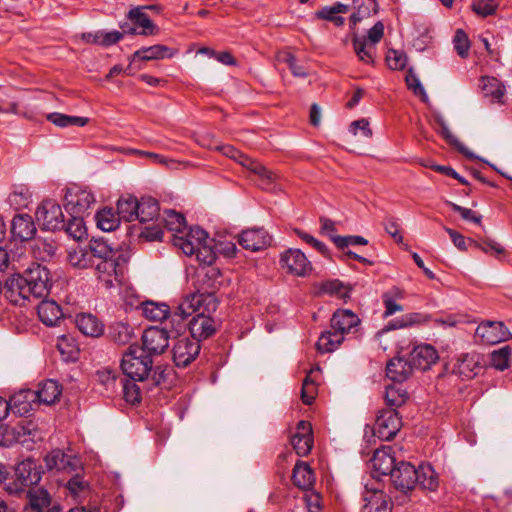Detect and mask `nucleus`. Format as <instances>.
Listing matches in <instances>:
<instances>
[{
	"instance_id": "f257e3e1",
	"label": "nucleus",
	"mask_w": 512,
	"mask_h": 512,
	"mask_svg": "<svg viewBox=\"0 0 512 512\" xmlns=\"http://www.w3.org/2000/svg\"><path fill=\"white\" fill-rule=\"evenodd\" d=\"M219 301L212 293L188 294L171 315L172 328L179 333L187 324L184 321L194 315L188 323L192 338L200 342L211 337L217 329V323L212 318Z\"/></svg>"
},
{
	"instance_id": "f03ea898",
	"label": "nucleus",
	"mask_w": 512,
	"mask_h": 512,
	"mask_svg": "<svg viewBox=\"0 0 512 512\" xmlns=\"http://www.w3.org/2000/svg\"><path fill=\"white\" fill-rule=\"evenodd\" d=\"M51 287L49 270L40 264H33L22 274H12L5 281L4 291L10 302L22 305L26 300L47 297Z\"/></svg>"
},
{
	"instance_id": "7ed1b4c3",
	"label": "nucleus",
	"mask_w": 512,
	"mask_h": 512,
	"mask_svg": "<svg viewBox=\"0 0 512 512\" xmlns=\"http://www.w3.org/2000/svg\"><path fill=\"white\" fill-rule=\"evenodd\" d=\"M390 479L393 486L403 493L413 490L416 486L431 491L438 486L437 474L429 464H421L416 468L409 462L401 461L394 468Z\"/></svg>"
},
{
	"instance_id": "20e7f679",
	"label": "nucleus",
	"mask_w": 512,
	"mask_h": 512,
	"mask_svg": "<svg viewBox=\"0 0 512 512\" xmlns=\"http://www.w3.org/2000/svg\"><path fill=\"white\" fill-rule=\"evenodd\" d=\"M152 359L138 347H130L123 355L121 369L123 374L134 381L143 383L152 370Z\"/></svg>"
},
{
	"instance_id": "39448f33",
	"label": "nucleus",
	"mask_w": 512,
	"mask_h": 512,
	"mask_svg": "<svg viewBox=\"0 0 512 512\" xmlns=\"http://www.w3.org/2000/svg\"><path fill=\"white\" fill-rule=\"evenodd\" d=\"M41 480V470L32 459H26L18 463L14 471V480L6 484V491L9 494H20L26 488L36 485Z\"/></svg>"
},
{
	"instance_id": "423d86ee",
	"label": "nucleus",
	"mask_w": 512,
	"mask_h": 512,
	"mask_svg": "<svg viewBox=\"0 0 512 512\" xmlns=\"http://www.w3.org/2000/svg\"><path fill=\"white\" fill-rule=\"evenodd\" d=\"M217 149L221 150L225 156L237 161L240 165L259 176L261 186L264 189L271 188L272 184L278 179V175L275 172L269 170L260 162L244 155L231 145L217 147Z\"/></svg>"
},
{
	"instance_id": "0eeeda50",
	"label": "nucleus",
	"mask_w": 512,
	"mask_h": 512,
	"mask_svg": "<svg viewBox=\"0 0 512 512\" xmlns=\"http://www.w3.org/2000/svg\"><path fill=\"white\" fill-rule=\"evenodd\" d=\"M95 202L93 193L86 188L72 185L66 189L64 207L70 215L84 216Z\"/></svg>"
},
{
	"instance_id": "6e6552de",
	"label": "nucleus",
	"mask_w": 512,
	"mask_h": 512,
	"mask_svg": "<svg viewBox=\"0 0 512 512\" xmlns=\"http://www.w3.org/2000/svg\"><path fill=\"white\" fill-rule=\"evenodd\" d=\"M36 219L45 230L55 231L64 228V214L61 206L54 200H44L36 210Z\"/></svg>"
},
{
	"instance_id": "1a4fd4ad",
	"label": "nucleus",
	"mask_w": 512,
	"mask_h": 512,
	"mask_svg": "<svg viewBox=\"0 0 512 512\" xmlns=\"http://www.w3.org/2000/svg\"><path fill=\"white\" fill-rule=\"evenodd\" d=\"M402 426L401 418L394 409H383L377 415L373 432L379 439L389 441Z\"/></svg>"
},
{
	"instance_id": "9d476101",
	"label": "nucleus",
	"mask_w": 512,
	"mask_h": 512,
	"mask_svg": "<svg viewBox=\"0 0 512 512\" xmlns=\"http://www.w3.org/2000/svg\"><path fill=\"white\" fill-rule=\"evenodd\" d=\"M169 334L165 328L150 327L142 335V349L146 355L162 354L169 346Z\"/></svg>"
},
{
	"instance_id": "9b49d317",
	"label": "nucleus",
	"mask_w": 512,
	"mask_h": 512,
	"mask_svg": "<svg viewBox=\"0 0 512 512\" xmlns=\"http://www.w3.org/2000/svg\"><path fill=\"white\" fill-rule=\"evenodd\" d=\"M475 336L480 339L482 343L493 345L509 340L512 334L505 327L503 322L485 321L478 325Z\"/></svg>"
},
{
	"instance_id": "f8f14e48",
	"label": "nucleus",
	"mask_w": 512,
	"mask_h": 512,
	"mask_svg": "<svg viewBox=\"0 0 512 512\" xmlns=\"http://www.w3.org/2000/svg\"><path fill=\"white\" fill-rule=\"evenodd\" d=\"M122 256H114L99 262H92L91 266L95 267L98 279L103 282L105 288H112L115 282H119L122 275V267L120 260Z\"/></svg>"
},
{
	"instance_id": "ddd939ff",
	"label": "nucleus",
	"mask_w": 512,
	"mask_h": 512,
	"mask_svg": "<svg viewBox=\"0 0 512 512\" xmlns=\"http://www.w3.org/2000/svg\"><path fill=\"white\" fill-rule=\"evenodd\" d=\"M203 241H211L208 233L200 227L190 228L187 233L174 234L173 245L187 256H193L195 250Z\"/></svg>"
},
{
	"instance_id": "4468645a",
	"label": "nucleus",
	"mask_w": 512,
	"mask_h": 512,
	"mask_svg": "<svg viewBox=\"0 0 512 512\" xmlns=\"http://www.w3.org/2000/svg\"><path fill=\"white\" fill-rule=\"evenodd\" d=\"M280 262L287 272L304 277L312 270V264L300 249H288L281 255Z\"/></svg>"
},
{
	"instance_id": "2eb2a0df",
	"label": "nucleus",
	"mask_w": 512,
	"mask_h": 512,
	"mask_svg": "<svg viewBox=\"0 0 512 512\" xmlns=\"http://www.w3.org/2000/svg\"><path fill=\"white\" fill-rule=\"evenodd\" d=\"M200 343L193 338L183 337L173 346V360L177 367H186L196 359L200 352Z\"/></svg>"
},
{
	"instance_id": "dca6fc26",
	"label": "nucleus",
	"mask_w": 512,
	"mask_h": 512,
	"mask_svg": "<svg viewBox=\"0 0 512 512\" xmlns=\"http://www.w3.org/2000/svg\"><path fill=\"white\" fill-rule=\"evenodd\" d=\"M361 320L357 314L349 309L336 310L330 320V328L336 329L346 338L358 332Z\"/></svg>"
},
{
	"instance_id": "f3484780",
	"label": "nucleus",
	"mask_w": 512,
	"mask_h": 512,
	"mask_svg": "<svg viewBox=\"0 0 512 512\" xmlns=\"http://www.w3.org/2000/svg\"><path fill=\"white\" fill-rule=\"evenodd\" d=\"M27 499L24 512H62L58 504L51 505V496L43 488L28 489Z\"/></svg>"
},
{
	"instance_id": "a211bd4d",
	"label": "nucleus",
	"mask_w": 512,
	"mask_h": 512,
	"mask_svg": "<svg viewBox=\"0 0 512 512\" xmlns=\"http://www.w3.org/2000/svg\"><path fill=\"white\" fill-rule=\"evenodd\" d=\"M221 272L215 266H202L196 271L194 286L195 293H212L220 285Z\"/></svg>"
},
{
	"instance_id": "6ab92c4d",
	"label": "nucleus",
	"mask_w": 512,
	"mask_h": 512,
	"mask_svg": "<svg viewBox=\"0 0 512 512\" xmlns=\"http://www.w3.org/2000/svg\"><path fill=\"white\" fill-rule=\"evenodd\" d=\"M291 444L298 456H306L313 447L312 426L307 421H299L295 434L291 437Z\"/></svg>"
},
{
	"instance_id": "aec40b11",
	"label": "nucleus",
	"mask_w": 512,
	"mask_h": 512,
	"mask_svg": "<svg viewBox=\"0 0 512 512\" xmlns=\"http://www.w3.org/2000/svg\"><path fill=\"white\" fill-rule=\"evenodd\" d=\"M238 242L244 249L255 252L269 246L271 237L264 229H247L239 235Z\"/></svg>"
},
{
	"instance_id": "412c9836",
	"label": "nucleus",
	"mask_w": 512,
	"mask_h": 512,
	"mask_svg": "<svg viewBox=\"0 0 512 512\" xmlns=\"http://www.w3.org/2000/svg\"><path fill=\"white\" fill-rule=\"evenodd\" d=\"M438 359L437 351L429 344H421L410 352L409 361L413 369L427 370Z\"/></svg>"
},
{
	"instance_id": "4be33fe9",
	"label": "nucleus",
	"mask_w": 512,
	"mask_h": 512,
	"mask_svg": "<svg viewBox=\"0 0 512 512\" xmlns=\"http://www.w3.org/2000/svg\"><path fill=\"white\" fill-rule=\"evenodd\" d=\"M364 505L361 512H391V504L385 493L377 488L366 486L363 494Z\"/></svg>"
},
{
	"instance_id": "5701e85b",
	"label": "nucleus",
	"mask_w": 512,
	"mask_h": 512,
	"mask_svg": "<svg viewBox=\"0 0 512 512\" xmlns=\"http://www.w3.org/2000/svg\"><path fill=\"white\" fill-rule=\"evenodd\" d=\"M11 233L14 238L21 241L30 240L36 233V226L28 214L16 215L11 224Z\"/></svg>"
},
{
	"instance_id": "b1692460",
	"label": "nucleus",
	"mask_w": 512,
	"mask_h": 512,
	"mask_svg": "<svg viewBox=\"0 0 512 512\" xmlns=\"http://www.w3.org/2000/svg\"><path fill=\"white\" fill-rule=\"evenodd\" d=\"M127 18L136 26L141 28L137 34L143 36L156 35L159 28L151 21L149 16L145 13V7H133L129 10Z\"/></svg>"
},
{
	"instance_id": "393cba45",
	"label": "nucleus",
	"mask_w": 512,
	"mask_h": 512,
	"mask_svg": "<svg viewBox=\"0 0 512 512\" xmlns=\"http://www.w3.org/2000/svg\"><path fill=\"white\" fill-rule=\"evenodd\" d=\"M37 313L47 326H56L63 319L62 309L54 300H42L37 306Z\"/></svg>"
},
{
	"instance_id": "a878e982",
	"label": "nucleus",
	"mask_w": 512,
	"mask_h": 512,
	"mask_svg": "<svg viewBox=\"0 0 512 512\" xmlns=\"http://www.w3.org/2000/svg\"><path fill=\"white\" fill-rule=\"evenodd\" d=\"M391 447L377 449L372 458V466L375 472L380 475L391 476L394 468L397 466L395 458L390 453Z\"/></svg>"
},
{
	"instance_id": "bb28decb",
	"label": "nucleus",
	"mask_w": 512,
	"mask_h": 512,
	"mask_svg": "<svg viewBox=\"0 0 512 512\" xmlns=\"http://www.w3.org/2000/svg\"><path fill=\"white\" fill-rule=\"evenodd\" d=\"M412 365L408 360L402 357H396L390 360L386 366V375L396 383L405 381L412 373Z\"/></svg>"
},
{
	"instance_id": "cd10ccee",
	"label": "nucleus",
	"mask_w": 512,
	"mask_h": 512,
	"mask_svg": "<svg viewBox=\"0 0 512 512\" xmlns=\"http://www.w3.org/2000/svg\"><path fill=\"white\" fill-rule=\"evenodd\" d=\"M90 262H99L114 256H122V253L113 249L107 241L103 239H92L89 242L88 250Z\"/></svg>"
},
{
	"instance_id": "c85d7f7f",
	"label": "nucleus",
	"mask_w": 512,
	"mask_h": 512,
	"mask_svg": "<svg viewBox=\"0 0 512 512\" xmlns=\"http://www.w3.org/2000/svg\"><path fill=\"white\" fill-rule=\"evenodd\" d=\"M48 469H56L59 471H72L75 469L78 460L66 455L62 450H53L45 458Z\"/></svg>"
},
{
	"instance_id": "c756f323",
	"label": "nucleus",
	"mask_w": 512,
	"mask_h": 512,
	"mask_svg": "<svg viewBox=\"0 0 512 512\" xmlns=\"http://www.w3.org/2000/svg\"><path fill=\"white\" fill-rule=\"evenodd\" d=\"M57 246L51 238H36L30 245L32 256L36 260L49 261L55 255Z\"/></svg>"
},
{
	"instance_id": "7c9ffc66",
	"label": "nucleus",
	"mask_w": 512,
	"mask_h": 512,
	"mask_svg": "<svg viewBox=\"0 0 512 512\" xmlns=\"http://www.w3.org/2000/svg\"><path fill=\"white\" fill-rule=\"evenodd\" d=\"M75 324L79 331L90 337H99L103 333V324L92 314H79Z\"/></svg>"
},
{
	"instance_id": "2f4dec72",
	"label": "nucleus",
	"mask_w": 512,
	"mask_h": 512,
	"mask_svg": "<svg viewBox=\"0 0 512 512\" xmlns=\"http://www.w3.org/2000/svg\"><path fill=\"white\" fill-rule=\"evenodd\" d=\"M481 89L483 95L492 102L503 103L505 86L495 77L484 76L481 78Z\"/></svg>"
},
{
	"instance_id": "473e14b6",
	"label": "nucleus",
	"mask_w": 512,
	"mask_h": 512,
	"mask_svg": "<svg viewBox=\"0 0 512 512\" xmlns=\"http://www.w3.org/2000/svg\"><path fill=\"white\" fill-rule=\"evenodd\" d=\"M142 314L145 318L151 321L168 320L172 326L171 315L168 305L165 303H157L153 301H146L141 305Z\"/></svg>"
},
{
	"instance_id": "72a5a7b5",
	"label": "nucleus",
	"mask_w": 512,
	"mask_h": 512,
	"mask_svg": "<svg viewBox=\"0 0 512 512\" xmlns=\"http://www.w3.org/2000/svg\"><path fill=\"white\" fill-rule=\"evenodd\" d=\"M346 338L336 329H330L321 333L316 347L320 353L334 352Z\"/></svg>"
},
{
	"instance_id": "f704fd0d",
	"label": "nucleus",
	"mask_w": 512,
	"mask_h": 512,
	"mask_svg": "<svg viewBox=\"0 0 512 512\" xmlns=\"http://www.w3.org/2000/svg\"><path fill=\"white\" fill-rule=\"evenodd\" d=\"M36 400L39 403L51 405L58 400L61 395L62 389L58 382L54 380H47L39 385L37 390H34Z\"/></svg>"
},
{
	"instance_id": "c9c22d12",
	"label": "nucleus",
	"mask_w": 512,
	"mask_h": 512,
	"mask_svg": "<svg viewBox=\"0 0 512 512\" xmlns=\"http://www.w3.org/2000/svg\"><path fill=\"white\" fill-rule=\"evenodd\" d=\"M37 402L35 392L31 389L21 390L14 394L8 403L10 409L14 410L19 414L28 413L32 408V403Z\"/></svg>"
},
{
	"instance_id": "e433bc0d",
	"label": "nucleus",
	"mask_w": 512,
	"mask_h": 512,
	"mask_svg": "<svg viewBox=\"0 0 512 512\" xmlns=\"http://www.w3.org/2000/svg\"><path fill=\"white\" fill-rule=\"evenodd\" d=\"M292 481L303 490L309 489L314 483V472L306 462L298 461L293 469Z\"/></svg>"
},
{
	"instance_id": "4c0bfd02",
	"label": "nucleus",
	"mask_w": 512,
	"mask_h": 512,
	"mask_svg": "<svg viewBox=\"0 0 512 512\" xmlns=\"http://www.w3.org/2000/svg\"><path fill=\"white\" fill-rule=\"evenodd\" d=\"M354 51L358 59L366 64H374L376 47L365 37L355 35L352 39Z\"/></svg>"
},
{
	"instance_id": "58836bf2",
	"label": "nucleus",
	"mask_w": 512,
	"mask_h": 512,
	"mask_svg": "<svg viewBox=\"0 0 512 512\" xmlns=\"http://www.w3.org/2000/svg\"><path fill=\"white\" fill-rule=\"evenodd\" d=\"M159 204L157 200L152 197H142L139 200L137 219L141 223H146L157 219L159 216Z\"/></svg>"
},
{
	"instance_id": "ea45409f",
	"label": "nucleus",
	"mask_w": 512,
	"mask_h": 512,
	"mask_svg": "<svg viewBox=\"0 0 512 512\" xmlns=\"http://www.w3.org/2000/svg\"><path fill=\"white\" fill-rule=\"evenodd\" d=\"M430 320V317L426 314L413 312L403 315L400 318H396L388 323L386 330H395L411 327L426 323Z\"/></svg>"
},
{
	"instance_id": "a19ab883",
	"label": "nucleus",
	"mask_w": 512,
	"mask_h": 512,
	"mask_svg": "<svg viewBox=\"0 0 512 512\" xmlns=\"http://www.w3.org/2000/svg\"><path fill=\"white\" fill-rule=\"evenodd\" d=\"M353 5L356 9L350 17V21L353 25H356L372 14H376L378 10V5L375 0H353Z\"/></svg>"
},
{
	"instance_id": "79ce46f5",
	"label": "nucleus",
	"mask_w": 512,
	"mask_h": 512,
	"mask_svg": "<svg viewBox=\"0 0 512 512\" xmlns=\"http://www.w3.org/2000/svg\"><path fill=\"white\" fill-rule=\"evenodd\" d=\"M139 201L135 197L120 198L117 201V216L127 222L137 219Z\"/></svg>"
},
{
	"instance_id": "37998d69",
	"label": "nucleus",
	"mask_w": 512,
	"mask_h": 512,
	"mask_svg": "<svg viewBox=\"0 0 512 512\" xmlns=\"http://www.w3.org/2000/svg\"><path fill=\"white\" fill-rule=\"evenodd\" d=\"M46 118L49 122L61 128L69 126L83 127L89 121V119L86 117L69 116L58 112L49 113L47 114Z\"/></svg>"
},
{
	"instance_id": "c03bdc74",
	"label": "nucleus",
	"mask_w": 512,
	"mask_h": 512,
	"mask_svg": "<svg viewBox=\"0 0 512 512\" xmlns=\"http://www.w3.org/2000/svg\"><path fill=\"white\" fill-rule=\"evenodd\" d=\"M480 369L481 367L479 366L477 355L465 354L457 361L458 373L466 378L474 377Z\"/></svg>"
},
{
	"instance_id": "a18cd8bd",
	"label": "nucleus",
	"mask_w": 512,
	"mask_h": 512,
	"mask_svg": "<svg viewBox=\"0 0 512 512\" xmlns=\"http://www.w3.org/2000/svg\"><path fill=\"white\" fill-rule=\"evenodd\" d=\"M382 298L385 306L384 317H389L396 312L403 311V306L396 303V299L403 298V292L399 288L393 287L384 293Z\"/></svg>"
},
{
	"instance_id": "49530a36",
	"label": "nucleus",
	"mask_w": 512,
	"mask_h": 512,
	"mask_svg": "<svg viewBox=\"0 0 512 512\" xmlns=\"http://www.w3.org/2000/svg\"><path fill=\"white\" fill-rule=\"evenodd\" d=\"M385 401L388 409H396L402 406L407 400V392L400 386L394 384L386 387Z\"/></svg>"
},
{
	"instance_id": "de8ad7c7",
	"label": "nucleus",
	"mask_w": 512,
	"mask_h": 512,
	"mask_svg": "<svg viewBox=\"0 0 512 512\" xmlns=\"http://www.w3.org/2000/svg\"><path fill=\"white\" fill-rule=\"evenodd\" d=\"M139 381L131 380L130 378L120 379V384L122 385L123 390V396L124 399L131 403V404H137L141 401V390L144 388V386L139 385ZM142 385H144L142 383Z\"/></svg>"
},
{
	"instance_id": "09e8293b",
	"label": "nucleus",
	"mask_w": 512,
	"mask_h": 512,
	"mask_svg": "<svg viewBox=\"0 0 512 512\" xmlns=\"http://www.w3.org/2000/svg\"><path fill=\"white\" fill-rule=\"evenodd\" d=\"M97 226L106 232L115 230L119 226V217L110 208L102 209L95 215Z\"/></svg>"
},
{
	"instance_id": "8fccbe9b",
	"label": "nucleus",
	"mask_w": 512,
	"mask_h": 512,
	"mask_svg": "<svg viewBox=\"0 0 512 512\" xmlns=\"http://www.w3.org/2000/svg\"><path fill=\"white\" fill-rule=\"evenodd\" d=\"M83 217L81 215H71V219L64 226L67 234L74 240H82L87 234Z\"/></svg>"
},
{
	"instance_id": "3c124183",
	"label": "nucleus",
	"mask_w": 512,
	"mask_h": 512,
	"mask_svg": "<svg viewBox=\"0 0 512 512\" xmlns=\"http://www.w3.org/2000/svg\"><path fill=\"white\" fill-rule=\"evenodd\" d=\"M168 51L169 48L164 45H154L150 47H145L137 50L134 53V59H139L143 61L163 59L166 57V53Z\"/></svg>"
},
{
	"instance_id": "603ef678",
	"label": "nucleus",
	"mask_w": 512,
	"mask_h": 512,
	"mask_svg": "<svg viewBox=\"0 0 512 512\" xmlns=\"http://www.w3.org/2000/svg\"><path fill=\"white\" fill-rule=\"evenodd\" d=\"M57 348L66 361L75 360L78 355V348L75 341L66 335H61L57 340Z\"/></svg>"
},
{
	"instance_id": "864d4df0",
	"label": "nucleus",
	"mask_w": 512,
	"mask_h": 512,
	"mask_svg": "<svg viewBox=\"0 0 512 512\" xmlns=\"http://www.w3.org/2000/svg\"><path fill=\"white\" fill-rule=\"evenodd\" d=\"M348 5L343 3H336L332 6L322 8L317 12V16L321 19H325L333 22L337 26L344 24V18H332L334 14L346 13L348 11Z\"/></svg>"
},
{
	"instance_id": "5fc2aeb1",
	"label": "nucleus",
	"mask_w": 512,
	"mask_h": 512,
	"mask_svg": "<svg viewBox=\"0 0 512 512\" xmlns=\"http://www.w3.org/2000/svg\"><path fill=\"white\" fill-rule=\"evenodd\" d=\"M129 153L148 157V158L152 159L155 163L164 165L170 169H180L181 167L187 166L186 163L179 162L174 159H169V158L164 157L163 155L156 154L153 152H146V151L131 149V150H129Z\"/></svg>"
},
{
	"instance_id": "6e6d98bb",
	"label": "nucleus",
	"mask_w": 512,
	"mask_h": 512,
	"mask_svg": "<svg viewBox=\"0 0 512 512\" xmlns=\"http://www.w3.org/2000/svg\"><path fill=\"white\" fill-rule=\"evenodd\" d=\"M165 226L170 230L176 232V234H181L184 232L186 227V220L184 216L180 213H177L173 210L165 211V216L163 219Z\"/></svg>"
},
{
	"instance_id": "4d7b16f0",
	"label": "nucleus",
	"mask_w": 512,
	"mask_h": 512,
	"mask_svg": "<svg viewBox=\"0 0 512 512\" xmlns=\"http://www.w3.org/2000/svg\"><path fill=\"white\" fill-rule=\"evenodd\" d=\"M319 367H316L315 369H311L308 375L305 377L302 383V389H301V399L302 401L310 405L313 400L315 399L316 393H317V387L315 384V381L312 379L311 375L315 371H319Z\"/></svg>"
},
{
	"instance_id": "13d9d810",
	"label": "nucleus",
	"mask_w": 512,
	"mask_h": 512,
	"mask_svg": "<svg viewBox=\"0 0 512 512\" xmlns=\"http://www.w3.org/2000/svg\"><path fill=\"white\" fill-rule=\"evenodd\" d=\"M208 242L209 241H203L199 247L196 248L195 253L193 254L196 260L204 266H212L216 259V254Z\"/></svg>"
},
{
	"instance_id": "bf43d9fd",
	"label": "nucleus",
	"mask_w": 512,
	"mask_h": 512,
	"mask_svg": "<svg viewBox=\"0 0 512 512\" xmlns=\"http://www.w3.org/2000/svg\"><path fill=\"white\" fill-rule=\"evenodd\" d=\"M510 355L511 349L509 346L494 350L490 355L491 365L498 370H505L509 366Z\"/></svg>"
},
{
	"instance_id": "052dcab7",
	"label": "nucleus",
	"mask_w": 512,
	"mask_h": 512,
	"mask_svg": "<svg viewBox=\"0 0 512 512\" xmlns=\"http://www.w3.org/2000/svg\"><path fill=\"white\" fill-rule=\"evenodd\" d=\"M386 62L392 70H402L406 67L407 56L404 52L390 49L386 55Z\"/></svg>"
},
{
	"instance_id": "680f3d73",
	"label": "nucleus",
	"mask_w": 512,
	"mask_h": 512,
	"mask_svg": "<svg viewBox=\"0 0 512 512\" xmlns=\"http://www.w3.org/2000/svg\"><path fill=\"white\" fill-rule=\"evenodd\" d=\"M405 80L408 88L412 90L415 95L420 96L424 102L428 101V95L412 69L408 70Z\"/></svg>"
},
{
	"instance_id": "e2e57ef3",
	"label": "nucleus",
	"mask_w": 512,
	"mask_h": 512,
	"mask_svg": "<svg viewBox=\"0 0 512 512\" xmlns=\"http://www.w3.org/2000/svg\"><path fill=\"white\" fill-rule=\"evenodd\" d=\"M133 337L132 328L124 323H118L112 328V338L118 344H126Z\"/></svg>"
},
{
	"instance_id": "0e129e2a",
	"label": "nucleus",
	"mask_w": 512,
	"mask_h": 512,
	"mask_svg": "<svg viewBox=\"0 0 512 512\" xmlns=\"http://www.w3.org/2000/svg\"><path fill=\"white\" fill-rule=\"evenodd\" d=\"M453 44L454 49L456 50L457 54L460 57L466 58L468 56L470 49V41L464 31H456L455 36L453 38Z\"/></svg>"
},
{
	"instance_id": "69168bd1",
	"label": "nucleus",
	"mask_w": 512,
	"mask_h": 512,
	"mask_svg": "<svg viewBox=\"0 0 512 512\" xmlns=\"http://www.w3.org/2000/svg\"><path fill=\"white\" fill-rule=\"evenodd\" d=\"M321 291L331 295H336L339 298L348 297L349 291L339 280H330L324 282L321 286Z\"/></svg>"
},
{
	"instance_id": "338daca9",
	"label": "nucleus",
	"mask_w": 512,
	"mask_h": 512,
	"mask_svg": "<svg viewBox=\"0 0 512 512\" xmlns=\"http://www.w3.org/2000/svg\"><path fill=\"white\" fill-rule=\"evenodd\" d=\"M497 8L495 0H476L472 4V9L480 16L486 17L492 15Z\"/></svg>"
},
{
	"instance_id": "774afa93",
	"label": "nucleus",
	"mask_w": 512,
	"mask_h": 512,
	"mask_svg": "<svg viewBox=\"0 0 512 512\" xmlns=\"http://www.w3.org/2000/svg\"><path fill=\"white\" fill-rule=\"evenodd\" d=\"M349 132L354 136H357L359 133L366 137H372V130L369 126V121L365 118L353 121L349 126Z\"/></svg>"
}]
</instances>
